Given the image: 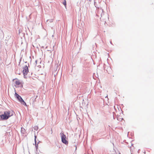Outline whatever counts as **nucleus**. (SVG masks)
<instances>
[{
	"mask_svg": "<svg viewBox=\"0 0 154 154\" xmlns=\"http://www.w3.org/2000/svg\"><path fill=\"white\" fill-rule=\"evenodd\" d=\"M21 131L24 132L25 131V130L23 128H21Z\"/></svg>",
	"mask_w": 154,
	"mask_h": 154,
	"instance_id": "8",
	"label": "nucleus"
},
{
	"mask_svg": "<svg viewBox=\"0 0 154 154\" xmlns=\"http://www.w3.org/2000/svg\"><path fill=\"white\" fill-rule=\"evenodd\" d=\"M14 113V112L12 110L5 111L3 114L0 115L1 119H0V120H7L13 115Z\"/></svg>",
	"mask_w": 154,
	"mask_h": 154,
	"instance_id": "1",
	"label": "nucleus"
},
{
	"mask_svg": "<svg viewBox=\"0 0 154 154\" xmlns=\"http://www.w3.org/2000/svg\"><path fill=\"white\" fill-rule=\"evenodd\" d=\"M61 137V140L62 142L66 144H68V142L66 140V135L63 134V133H60Z\"/></svg>",
	"mask_w": 154,
	"mask_h": 154,
	"instance_id": "4",
	"label": "nucleus"
},
{
	"mask_svg": "<svg viewBox=\"0 0 154 154\" xmlns=\"http://www.w3.org/2000/svg\"><path fill=\"white\" fill-rule=\"evenodd\" d=\"M15 96L17 98V99L23 105L26 106V103L25 102V101L23 100L22 98L18 94H17L16 92L15 93Z\"/></svg>",
	"mask_w": 154,
	"mask_h": 154,
	"instance_id": "2",
	"label": "nucleus"
},
{
	"mask_svg": "<svg viewBox=\"0 0 154 154\" xmlns=\"http://www.w3.org/2000/svg\"><path fill=\"white\" fill-rule=\"evenodd\" d=\"M23 73L24 76H25L27 75L29 72L28 67L27 66H25L23 67Z\"/></svg>",
	"mask_w": 154,
	"mask_h": 154,
	"instance_id": "5",
	"label": "nucleus"
},
{
	"mask_svg": "<svg viewBox=\"0 0 154 154\" xmlns=\"http://www.w3.org/2000/svg\"><path fill=\"white\" fill-rule=\"evenodd\" d=\"M13 81L14 84V85L16 87H18L19 85H21L22 86L23 85H22L20 81L17 79H14Z\"/></svg>",
	"mask_w": 154,
	"mask_h": 154,
	"instance_id": "3",
	"label": "nucleus"
},
{
	"mask_svg": "<svg viewBox=\"0 0 154 154\" xmlns=\"http://www.w3.org/2000/svg\"><path fill=\"white\" fill-rule=\"evenodd\" d=\"M119 154H121V153H120V152H119Z\"/></svg>",
	"mask_w": 154,
	"mask_h": 154,
	"instance_id": "9",
	"label": "nucleus"
},
{
	"mask_svg": "<svg viewBox=\"0 0 154 154\" xmlns=\"http://www.w3.org/2000/svg\"><path fill=\"white\" fill-rule=\"evenodd\" d=\"M63 4L64 5L66 8V0H64V1L63 2Z\"/></svg>",
	"mask_w": 154,
	"mask_h": 154,
	"instance_id": "6",
	"label": "nucleus"
},
{
	"mask_svg": "<svg viewBox=\"0 0 154 154\" xmlns=\"http://www.w3.org/2000/svg\"><path fill=\"white\" fill-rule=\"evenodd\" d=\"M34 130H35L36 131L38 129V126H35L34 127Z\"/></svg>",
	"mask_w": 154,
	"mask_h": 154,
	"instance_id": "7",
	"label": "nucleus"
}]
</instances>
